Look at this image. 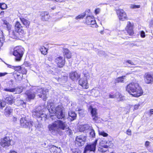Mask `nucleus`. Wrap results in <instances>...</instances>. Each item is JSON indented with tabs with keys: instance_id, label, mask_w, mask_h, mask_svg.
I'll list each match as a JSON object with an SVG mask.
<instances>
[{
	"instance_id": "f257e3e1",
	"label": "nucleus",
	"mask_w": 153,
	"mask_h": 153,
	"mask_svg": "<svg viewBox=\"0 0 153 153\" xmlns=\"http://www.w3.org/2000/svg\"><path fill=\"white\" fill-rule=\"evenodd\" d=\"M50 131L56 134H60L61 130H65L67 134L68 135L72 134V131L69 128L66 122L58 120L54 122L51 125L49 126Z\"/></svg>"
},
{
	"instance_id": "f03ea898",
	"label": "nucleus",
	"mask_w": 153,
	"mask_h": 153,
	"mask_svg": "<svg viewBox=\"0 0 153 153\" xmlns=\"http://www.w3.org/2000/svg\"><path fill=\"white\" fill-rule=\"evenodd\" d=\"M53 103L48 104L47 108L51 113H55L57 118L59 119H63L65 120L66 119L65 113L63 112L64 108L62 105H59L55 108L53 106Z\"/></svg>"
},
{
	"instance_id": "7ed1b4c3",
	"label": "nucleus",
	"mask_w": 153,
	"mask_h": 153,
	"mask_svg": "<svg viewBox=\"0 0 153 153\" xmlns=\"http://www.w3.org/2000/svg\"><path fill=\"white\" fill-rule=\"evenodd\" d=\"M126 90L134 97H138L143 94L142 88L137 83L133 82L129 84L126 87Z\"/></svg>"
},
{
	"instance_id": "20e7f679",
	"label": "nucleus",
	"mask_w": 153,
	"mask_h": 153,
	"mask_svg": "<svg viewBox=\"0 0 153 153\" xmlns=\"http://www.w3.org/2000/svg\"><path fill=\"white\" fill-rule=\"evenodd\" d=\"M24 49L21 46H17L14 48L13 54L15 57V60L16 61H20L24 53Z\"/></svg>"
},
{
	"instance_id": "39448f33",
	"label": "nucleus",
	"mask_w": 153,
	"mask_h": 153,
	"mask_svg": "<svg viewBox=\"0 0 153 153\" xmlns=\"http://www.w3.org/2000/svg\"><path fill=\"white\" fill-rule=\"evenodd\" d=\"M97 141L85 146L83 153H95Z\"/></svg>"
},
{
	"instance_id": "423d86ee",
	"label": "nucleus",
	"mask_w": 153,
	"mask_h": 153,
	"mask_svg": "<svg viewBox=\"0 0 153 153\" xmlns=\"http://www.w3.org/2000/svg\"><path fill=\"white\" fill-rule=\"evenodd\" d=\"M86 138L87 136L85 135H81L77 136L76 138L75 145L79 146H83Z\"/></svg>"
},
{
	"instance_id": "0eeeda50",
	"label": "nucleus",
	"mask_w": 153,
	"mask_h": 153,
	"mask_svg": "<svg viewBox=\"0 0 153 153\" xmlns=\"http://www.w3.org/2000/svg\"><path fill=\"white\" fill-rule=\"evenodd\" d=\"M9 37L13 39H17L22 38L24 34L19 31H16V30H12L9 31Z\"/></svg>"
},
{
	"instance_id": "6e6552de",
	"label": "nucleus",
	"mask_w": 153,
	"mask_h": 153,
	"mask_svg": "<svg viewBox=\"0 0 153 153\" xmlns=\"http://www.w3.org/2000/svg\"><path fill=\"white\" fill-rule=\"evenodd\" d=\"M1 145L3 147L8 146L13 143L12 139L7 136L1 139Z\"/></svg>"
},
{
	"instance_id": "1a4fd4ad",
	"label": "nucleus",
	"mask_w": 153,
	"mask_h": 153,
	"mask_svg": "<svg viewBox=\"0 0 153 153\" xmlns=\"http://www.w3.org/2000/svg\"><path fill=\"white\" fill-rule=\"evenodd\" d=\"M21 126L23 128H30L32 126L33 122L26 120L25 118H22L20 120Z\"/></svg>"
},
{
	"instance_id": "9d476101",
	"label": "nucleus",
	"mask_w": 153,
	"mask_h": 153,
	"mask_svg": "<svg viewBox=\"0 0 153 153\" xmlns=\"http://www.w3.org/2000/svg\"><path fill=\"white\" fill-rule=\"evenodd\" d=\"M144 79L145 83L147 84H152L153 83V74H151L149 72L145 74Z\"/></svg>"
},
{
	"instance_id": "9b49d317",
	"label": "nucleus",
	"mask_w": 153,
	"mask_h": 153,
	"mask_svg": "<svg viewBox=\"0 0 153 153\" xmlns=\"http://www.w3.org/2000/svg\"><path fill=\"white\" fill-rule=\"evenodd\" d=\"M65 58L61 56L57 57L55 59V62L57 64V66L59 68L63 67L65 65Z\"/></svg>"
},
{
	"instance_id": "f8f14e48",
	"label": "nucleus",
	"mask_w": 153,
	"mask_h": 153,
	"mask_svg": "<svg viewBox=\"0 0 153 153\" xmlns=\"http://www.w3.org/2000/svg\"><path fill=\"white\" fill-rule=\"evenodd\" d=\"M117 13L120 20L124 21L127 19L126 14L123 10L119 9L117 10Z\"/></svg>"
},
{
	"instance_id": "ddd939ff",
	"label": "nucleus",
	"mask_w": 153,
	"mask_h": 153,
	"mask_svg": "<svg viewBox=\"0 0 153 153\" xmlns=\"http://www.w3.org/2000/svg\"><path fill=\"white\" fill-rule=\"evenodd\" d=\"M40 91V92H42L41 93V94H39V97L42 98L44 101H45L48 97V90L47 89H42V88L40 89H39V91Z\"/></svg>"
},
{
	"instance_id": "4468645a",
	"label": "nucleus",
	"mask_w": 153,
	"mask_h": 153,
	"mask_svg": "<svg viewBox=\"0 0 153 153\" xmlns=\"http://www.w3.org/2000/svg\"><path fill=\"white\" fill-rule=\"evenodd\" d=\"M15 30L16 31H19V32L25 34L24 31L23 29V26L19 21H17L16 23Z\"/></svg>"
},
{
	"instance_id": "2eb2a0df",
	"label": "nucleus",
	"mask_w": 153,
	"mask_h": 153,
	"mask_svg": "<svg viewBox=\"0 0 153 153\" xmlns=\"http://www.w3.org/2000/svg\"><path fill=\"white\" fill-rule=\"evenodd\" d=\"M79 84L83 88L87 89L88 88L87 80L86 79L81 78L79 81Z\"/></svg>"
},
{
	"instance_id": "dca6fc26",
	"label": "nucleus",
	"mask_w": 153,
	"mask_h": 153,
	"mask_svg": "<svg viewBox=\"0 0 153 153\" xmlns=\"http://www.w3.org/2000/svg\"><path fill=\"white\" fill-rule=\"evenodd\" d=\"M80 77V75L78 74L76 71L71 72L70 74V78L74 81L77 80Z\"/></svg>"
},
{
	"instance_id": "f3484780",
	"label": "nucleus",
	"mask_w": 153,
	"mask_h": 153,
	"mask_svg": "<svg viewBox=\"0 0 153 153\" xmlns=\"http://www.w3.org/2000/svg\"><path fill=\"white\" fill-rule=\"evenodd\" d=\"M126 29L127 33L130 35H132L134 34L133 27L129 22H128Z\"/></svg>"
},
{
	"instance_id": "a211bd4d",
	"label": "nucleus",
	"mask_w": 153,
	"mask_h": 153,
	"mask_svg": "<svg viewBox=\"0 0 153 153\" xmlns=\"http://www.w3.org/2000/svg\"><path fill=\"white\" fill-rule=\"evenodd\" d=\"M92 127L88 124H86L80 128L79 131L86 132L92 129Z\"/></svg>"
},
{
	"instance_id": "6ab92c4d",
	"label": "nucleus",
	"mask_w": 153,
	"mask_h": 153,
	"mask_svg": "<svg viewBox=\"0 0 153 153\" xmlns=\"http://www.w3.org/2000/svg\"><path fill=\"white\" fill-rule=\"evenodd\" d=\"M40 15L41 16V19L43 21H48L49 18L50 16L47 12H42L40 13Z\"/></svg>"
},
{
	"instance_id": "aec40b11",
	"label": "nucleus",
	"mask_w": 153,
	"mask_h": 153,
	"mask_svg": "<svg viewBox=\"0 0 153 153\" xmlns=\"http://www.w3.org/2000/svg\"><path fill=\"white\" fill-rule=\"evenodd\" d=\"M46 67L49 69V73L52 74L56 75L58 74V69L56 68H54L53 67L49 65H46Z\"/></svg>"
},
{
	"instance_id": "412c9836",
	"label": "nucleus",
	"mask_w": 153,
	"mask_h": 153,
	"mask_svg": "<svg viewBox=\"0 0 153 153\" xmlns=\"http://www.w3.org/2000/svg\"><path fill=\"white\" fill-rule=\"evenodd\" d=\"M63 52L65 57L67 59H70L71 58V53L70 51L67 48H63Z\"/></svg>"
},
{
	"instance_id": "4be33fe9",
	"label": "nucleus",
	"mask_w": 153,
	"mask_h": 153,
	"mask_svg": "<svg viewBox=\"0 0 153 153\" xmlns=\"http://www.w3.org/2000/svg\"><path fill=\"white\" fill-rule=\"evenodd\" d=\"M68 116V119L70 121H72L76 118V114L74 112L71 111L69 112Z\"/></svg>"
},
{
	"instance_id": "5701e85b",
	"label": "nucleus",
	"mask_w": 153,
	"mask_h": 153,
	"mask_svg": "<svg viewBox=\"0 0 153 153\" xmlns=\"http://www.w3.org/2000/svg\"><path fill=\"white\" fill-rule=\"evenodd\" d=\"M25 94L27 95L28 98L30 100L34 99L35 97L34 92L30 90L26 91Z\"/></svg>"
},
{
	"instance_id": "b1692460",
	"label": "nucleus",
	"mask_w": 153,
	"mask_h": 153,
	"mask_svg": "<svg viewBox=\"0 0 153 153\" xmlns=\"http://www.w3.org/2000/svg\"><path fill=\"white\" fill-rule=\"evenodd\" d=\"M20 19L21 22L26 28L29 27L30 22L29 20L23 18H20Z\"/></svg>"
},
{
	"instance_id": "393cba45",
	"label": "nucleus",
	"mask_w": 153,
	"mask_h": 153,
	"mask_svg": "<svg viewBox=\"0 0 153 153\" xmlns=\"http://www.w3.org/2000/svg\"><path fill=\"white\" fill-rule=\"evenodd\" d=\"M88 110L90 111L93 117L94 116L97 115V109L95 108H93L91 105L89 106Z\"/></svg>"
},
{
	"instance_id": "a878e982",
	"label": "nucleus",
	"mask_w": 153,
	"mask_h": 153,
	"mask_svg": "<svg viewBox=\"0 0 153 153\" xmlns=\"http://www.w3.org/2000/svg\"><path fill=\"white\" fill-rule=\"evenodd\" d=\"M49 149L51 153H59L58 152L59 149L53 145L49 146Z\"/></svg>"
},
{
	"instance_id": "bb28decb",
	"label": "nucleus",
	"mask_w": 153,
	"mask_h": 153,
	"mask_svg": "<svg viewBox=\"0 0 153 153\" xmlns=\"http://www.w3.org/2000/svg\"><path fill=\"white\" fill-rule=\"evenodd\" d=\"M5 100L8 103L10 104H11L14 102L13 97L9 95L6 96Z\"/></svg>"
},
{
	"instance_id": "cd10ccee",
	"label": "nucleus",
	"mask_w": 153,
	"mask_h": 153,
	"mask_svg": "<svg viewBox=\"0 0 153 153\" xmlns=\"http://www.w3.org/2000/svg\"><path fill=\"white\" fill-rule=\"evenodd\" d=\"M3 26L4 27L6 28L8 30H10L11 28V25L7 21L4 20L3 21Z\"/></svg>"
},
{
	"instance_id": "c85d7f7f",
	"label": "nucleus",
	"mask_w": 153,
	"mask_h": 153,
	"mask_svg": "<svg viewBox=\"0 0 153 153\" xmlns=\"http://www.w3.org/2000/svg\"><path fill=\"white\" fill-rule=\"evenodd\" d=\"M125 77V76H123L117 78L114 80V82L115 84H116L117 83L123 82V80Z\"/></svg>"
},
{
	"instance_id": "c756f323",
	"label": "nucleus",
	"mask_w": 153,
	"mask_h": 153,
	"mask_svg": "<svg viewBox=\"0 0 153 153\" xmlns=\"http://www.w3.org/2000/svg\"><path fill=\"white\" fill-rule=\"evenodd\" d=\"M56 79H58L57 80L58 81H60L62 83H65L66 82L67 80L68 77L66 76H63L61 77V78H58L56 77L55 78Z\"/></svg>"
},
{
	"instance_id": "7c9ffc66",
	"label": "nucleus",
	"mask_w": 153,
	"mask_h": 153,
	"mask_svg": "<svg viewBox=\"0 0 153 153\" xmlns=\"http://www.w3.org/2000/svg\"><path fill=\"white\" fill-rule=\"evenodd\" d=\"M13 110L9 107H7L5 109V113L7 116H9L12 112Z\"/></svg>"
},
{
	"instance_id": "2f4dec72",
	"label": "nucleus",
	"mask_w": 153,
	"mask_h": 153,
	"mask_svg": "<svg viewBox=\"0 0 153 153\" xmlns=\"http://www.w3.org/2000/svg\"><path fill=\"white\" fill-rule=\"evenodd\" d=\"M40 51L42 54L44 55H46L47 53L48 50L44 46H42L40 49Z\"/></svg>"
},
{
	"instance_id": "473e14b6",
	"label": "nucleus",
	"mask_w": 153,
	"mask_h": 153,
	"mask_svg": "<svg viewBox=\"0 0 153 153\" xmlns=\"http://www.w3.org/2000/svg\"><path fill=\"white\" fill-rule=\"evenodd\" d=\"M23 88L22 86L13 88L14 89V92H16L17 93H20L22 91Z\"/></svg>"
},
{
	"instance_id": "72a5a7b5",
	"label": "nucleus",
	"mask_w": 153,
	"mask_h": 153,
	"mask_svg": "<svg viewBox=\"0 0 153 153\" xmlns=\"http://www.w3.org/2000/svg\"><path fill=\"white\" fill-rule=\"evenodd\" d=\"M90 20L91 22L89 24L91 25V27H97L98 26L95 20L92 19H90Z\"/></svg>"
},
{
	"instance_id": "f704fd0d",
	"label": "nucleus",
	"mask_w": 153,
	"mask_h": 153,
	"mask_svg": "<svg viewBox=\"0 0 153 153\" xmlns=\"http://www.w3.org/2000/svg\"><path fill=\"white\" fill-rule=\"evenodd\" d=\"M89 131H90L89 133L90 135L89 136L92 138L95 137V134L94 131V129H93V128H92V129Z\"/></svg>"
},
{
	"instance_id": "c9c22d12",
	"label": "nucleus",
	"mask_w": 153,
	"mask_h": 153,
	"mask_svg": "<svg viewBox=\"0 0 153 153\" xmlns=\"http://www.w3.org/2000/svg\"><path fill=\"white\" fill-rule=\"evenodd\" d=\"M38 110L34 109L32 112V115L34 117L38 118Z\"/></svg>"
},
{
	"instance_id": "e433bc0d",
	"label": "nucleus",
	"mask_w": 153,
	"mask_h": 153,
	"mask_svg": "<svg viewBox=\"0 0 153 153\" xmlns=\"http://www.w3.org/2000/svg\"><path fill=\"white\" fill-rule=\"evenodd\" d=\"M100 118L97 117V115L94 116L93 117V121L95 123H98L100 121Z\"/></svg>"
},
{
	"instance_id": "4c0bfd02",
	"label": "nucleus",
	"mask_w": 153,
	"mask_h": 153,
	"mask_svg": "<svg viewBox=\"0 0 153 153\" xmlns=\"http://www.w3.org/2000/svg\"><path fill=\"white\" fill-rule=\"evenodd\" d=\"M85 16V13H83L80 15H79L76 16L75 18V19L76 20H78L79 19H83Z\"/></svg>"
},
{
	"instance_id": "58836bf2",
	"label": "nucleus",
	"mask_w": 153,
	"mask_h": 153,
	"mask_svg": "<svg viewBox=\"0 0 153 153\" xmlns=\"http://www.w3.org/2000/svg\"><path fill=\"white\" fill-rule=\"evenodd\" d=\"M99 134L100 135L104 137H107L108 136V134L103 131H99Z\"/></svg>"
},
{
	"instance_id": "ea45409f",
	"label": "nucleus",
	"mask_w": 153,
	"mask_h": 153,
	"mask_svg": "<svg viewBox=\"0 0 153 153\" xmlns=\"http://www.w3.org/2000/svg\"><path fill=\"white\" fill-rule=\"evenodd\" d=\"M7 8V5L4 3H0V8L2 9H5Z\"/></svg>"
},
{
	"instance_id": "a19ab883",
	"label": "nucleus",
	"mask_w": 153,
	"mask_h": 153,
	"mask_svg": "<svg viewBox=\"0 0 153 153\" xmlns=\"http://www.w3.org/2000/svg\"><path fill=\"white\" fill-rule=\"evenodd\" d=\"M6 104V103L5 102L1 100L0 101V108L1 109H2L3 107L5 106Z\"/></svg>"
},
{
	"instance_id": "79ce46f5",
	"label": "nucleus",
	"mask_w": 153,
	"mask_h": 153,
	"mask_svg": "<svg viewBox=\"0 0 153 153\" xmlns=\"http://www.w3.org/2000/svg\"><path fill=\"white\" fill-rule=\"evenodd\" d=\"M140 5H137L135 4H132L130 6V7L132 9H136L140 7Z\"/></svg>"
},
{
	"instance_id": "37998d69",
	"label": "nucleus",
	"mask_w": 153,
	"mask_h": 153,
	"mask_svg": "<svg viewBox=\"0 0 153 153\" xmlns=\"http://www.w3.org/2000/svg\"><path fill=\"white\" fill-rule=\"evenodd\" d=\"M12 67L16 71H20L21 69V67L20 66H13Z\"/></svg>"
},
{
	"instance_id": "c03bdc74",
	"label": "nucleus",
	"mask_w": 153,
	"mask_h": 153,
	"mask_svg": "<svg viewBox=\"0 0 153 153\" xmlns=\"http://www.w3.org/2000/svg\"><path fill=\"white\" fill-rule=\"evenodd\" d=\"M98 150L101 152L103 153L106 152L107 150L106 149L103 148V147L101 146L99 148Z\"/></svg>"
},
{
	"instance_id": "a18cd8bd",
	"label": "nucleus",
	"mask_w": 153,
	"mask_h": 153,
	"mask_svg": "<svg viewBox=\"0 0 153 153\" xmlns=\"http://www.w3.org/2000/svg\"><path fill=\"white\" fill-rule=\"evenodd\" d=\"M112 144H111L110 145L108 144V145L104 144V145H103V146H101L103 147V148H104L105 149H106L107 150V149L108 147H109L110 146L112 147Z\"/></svg>"
},
{
	"instance_id": "49530a36",
	"label": "nucleus",
	"mask_w": 153,
	"mask_h": 153,
	"mask_svg": "<svg viewBox=\"0 0 153 153\" xmlns=\"http://www.w3.org/2000/svg\"><path fill=\"white\" fill-rule=\"evenodd\" d=\"M90 19H92L91 17L90 16H87L86 19V22L88 25H89L91 22L90 21H91Z\"/></svg>"
},
{
	"instance_id": "de8ad7c7",
	"label": "nucleus",
	"mask_w": 153,
	"mask_h": 153,
	"mask_svg": "<svg viewBox=\"0 0 153 153\" xmlns=\"http://www.w3.org/2000/svg\"><path fill=\"white\" fill-rule=\"evenodd\" d=\"M4 91L10 92H14V89L13 88H5L4 89Z\"/></svg>"
},
{
	"instance_id": "09e8293b",
	"label": "nucleus",
	"mask_w": 153,
	"mask_h": 153,
	"mask_svg": "<svg viewBox=\"0 0 153 153\" xmlns=\"http://www.w3.org/2000/svg\"><path fill=\"white\" fill-rule=\"evenodd\" d=\"M17 101L18 103V105H20L21 104H25L24 102L22 100H18Z\"/></svg>"
},
{
	"instance_id": "8fccbe9b",
	"label": "nucleus",
	"mask_w": 153,
	"mask_h": 153,
	"mask_svg": "<svg viewBox=\"0 0 153 153\" xmlns=\"http://www.w3.org/2000/svg\"><path fill=\"white\" fill-rule=\"evenodd\" d=\"M83 74L84 75V76L86 78H88L89 77V74L88 72H85V71L83 72Z\"/></svg>"
},
{
	"instance_id": "3c124183",
	"label": "nucleus",
	"mask_w": 153,
	"mask_h": 153,
	"mask_svg": "<svg viewBox=\"0 0 153 153\" xmlns=\"http://www.w3.org/2000/svg\"><path fill=\"white\" fill-rule=\"evenodd\" d=\"M140 36L142 38H144L145 37V32L142 30L140 32Z\"/></svg>"
},
{
	"instance_id": "603ef678",
	"label": "nucleus",
	"mask_w": 153,
	"mask_h": 153,
	"mask_svg": "<svg viewBox=\"0 0 153 153\" xmlns=\"http://www.w3.org/2000/svg\"><path fill=\"white\" fill-rule=\"evenodd\" d=\"M105 53V52L102 51H99L98 52V54L100 56H102L104 55Z\"/></svg>"
},
{
	"instance_id": "864d4df0",
	"label": "nucleus",
	"mask_w": 153,
	"mask_h": 153,
	"mask_svg": "<svg viewBox=\"0 0 153 153\" xmlns=\"http://www.w3.org/2000/svg\"><path fill=\"white\" fill-rule=\"evenodd\" d=\"M126 133L128 135H131V130L128 129L127 131H126Z\"/></svg>"
},
{
	"instance_id": "5fc2aeb1",
	"label": "nucleus",
	"mask_w": 153,
	"mask_h": 153,
	"mask_svg": "<svg viewBox=\"0 0 153 153\" xmlns=\"http://www.w3.org/2000/svg\"><path fill=\"white\" fill-rule=\"evenodd\" d=\"M4 36L2 30H0V39L3 38Z\"/></svg>"
},
{
	"instance_id": "6e6d98bb",
	"label": "nucleus",
	"mask_w": 153,
	"mask_h": 153,
	"mask_svg": "<svg viewBox=\"0 0 153 153\" xmlns=\"http://www.w3.org/2000/svg\"><path fill=\"white\" fill-rule=\"evenodd\" d=\"M24 65L26 67H28L30 65V64L29 63L27 62H25L24 63Z\"/></svg>"
},
{
	"instance_id": "4d7b16f0",
	"label": "nucleus",
	"mask_w": 153,
	"mask_h": 153,
	"mask_svg": "<svg viewBox=\"0 0 153 153\" xmlns=\"http://www.w3.org/2000/svg\"><path fill=\"white\" fill-rule=\"evenodd\" d=\"M150 142L148 141H146L145 142V146L146 147H147L148 146H149V145Z\"/></svg>"
},
{
	"instance_id": "13d9d810",
	"label": "nucleus",
	"mask_w": 153,
	"mask_h": 153,
	"mask_svg": "<svg viewBox=\"0 0 153 153\" xmlns=\"http://www.w3.org/2000/svg\"><path fill=\"white\" fill-rule=\"evenodd\" d=\"M100 11V9L99 8L96 9L95 10V13L96 14H97L99 13Z\"/></svg>"
},
{
	"instance_id": "bf43d9fd",
	"label": "nucleus",
	"mask_w": 153,
	"mask_h": 153,
	"mask_svg": "<svg viewBox=\"0 0 153 153\" xmlns=\"http://www.w3.org/2000/svg\"><path fill=\"white\" fill-rule=\"evenodd\" d=\"M140 106V105L139 104L135 105L134 106V109L135 110H137L138 108Z\"/></svg>"
},
{
	"instance_id": "052dcab7",
	"label": "nucleus",
	"mask_w": 153,
	"mask_h": 153,
	"mask_svg": "<svg viewBox=\"0 0 153 153\" xmlns=\"http://www.w3.org/2000/svg\"><path fill=\"white\" fill-rule=\"evenodd\" d=\"M149 26L152 28H153V20H152L149 24Z\"/></svg>"
},
{
	"instance_id": "680f3d73",
	"label": "nucleus",
	"mask_w": 153,
	"mask_h": 153,
	"mask_svg": "<svg viewBox=\"0 0 153 153\" xmlns=\"http://www.w3.org/2000/svg\"><path fill=\"white\" fill-rule=\"evenodd\" d=\"M55 1L59 2V3H61L62 2H64L65 1V0H54Z\"/></svg>"
},
{
	"instance_id": "e2e57ef3",
	"label": "nucleus",
	"mask_w": 153,
	"mask_h": 153,
	"mask_svg": "<svg viewBox=\"0 0 153 153\" xmlns=\"http://www.w3.org/2000/svg\"><path fill=\"white\" fill-rule=\"evenodd\" d=\"M42 146L45 147L46 148L47 147V146H48V145L47 144V143H44L43 144H42Z\"/></svg>"
},
{
	"instance_id": "0e129e2a",
	"label": "nucleus",
	"mask_w": 153,
	"mask_h": 153,
	"mask_svg": "<svg viewBox=\"0 0 153 153\" xmlns=\"http://www.w3.org/2000/svg\"><path fill=\"white\" fill-rule=\"evenodd\" d=\"M126 62L131 65H134L133 62L130 60H127V61Z\"/></svg>"
},
{
	"instance_id": "69168bd1",
	"label": "nucleus",
	"mask_w": 153,
	"mask_h": 153,
	"mask_svg": "<svg viewBox=\"0 0 153 153\" xmlns=\"http://www.w3.org/2000/svg\"><path fill=\"white\" fill-rule=\"evenodd\" d=\"M7 74V73H0V77L4 76L5 75H6Z\"/></svg>"
},
{
	"instance_id": "338daca9",
	"label": "nucleus",
	"mask_w": 153,
	"mask_h": 153,
	"mask_svg": "<svg viewBox=\"0 0 153 153\" xmlns=\"http://www.w3.org/2000/svg\"><path fill=\"white\" fill-rule=\"evenodd\" d=\"M129 45H130V47H133L134 46H137V45L136 44H134V43H131Z\"/></svg>"
},
{
	"instance_id": "774afa93",
	"label": "nucleus",
	"mask_w": 153,
	"mask_h": 153,
	"mask_svg": "<svg viewBox=\"0 0 153 153\" xmlns=\"http://www.w3.org/2000/svg\"><path fill=\"white\" fill-rule=\"evenodd\" d=\"M17 77H19L20 76V79H22V74H17Z\"/></svg>"
}]
</instances>
